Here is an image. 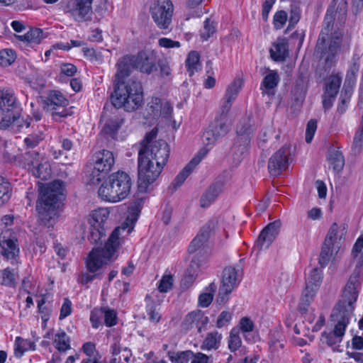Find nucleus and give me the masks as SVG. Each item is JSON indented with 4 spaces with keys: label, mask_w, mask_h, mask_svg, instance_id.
<instances>
[{
    "label": "nucleus",
    "mask_w": 363,
    "mask_h": 363,
    "mask_svg": "<svg viewBox=\"0 0 363 363\" xmlns=\"http://www.w3.org/2000/svg\"><path fill=\"white\" fill-rule=\"evenodd\" d=\"M132 55H125L118 59L116 67L114 91L111 96V103L116 108H123L133 111L141 106L143 91L141 83L133 79L126 80L135 69Z\"/></svg>",
    "instance_id": "f257e3e1"
},
{
    "label": "nucleus",
    "mask_w": 363,
    "mask_h": 363,
    "mask_svg": "<svg viewBox=\"0 0 363 363\" xmlns=\"http://www.w3.org/2000/svg\"><path fill=\"white\" fill-rule=\"evenodd\" d=\"M169 155L168 144L162 140L144 145L138 152V182L140 192H146L160 176Z\"/></svg>",
    "instance_id": "f03ea898"
},
{
    "label": "nucleus",
    "mask_w": 363,
    "mask_h": 363,
    "mask_svg": "<svg viewBox=\"0 0 363 363\" xmlns=\"http://www.w3.org/2000/svg\"><path fill=\"white\" fill-rule=\"evenodd\" d=\"M363 280V265H357L350 275L344 289L341 298L333 310L332 318L337 324L333 334H328L327 338L335 336L341 338L349 323L350 318L355 308V303L359 296Z\"/></svg>",
    "instance_id": "7ed1b4c3"
},
{
    "label": "nucleus",
    "mask_w": 363,
    "mask_h": 363,
    "mask_svg": "<svg viewBox=\"0 0 363 363\" xmlns=\"http://www.w3.org/2000/svg\"><path fill=\"white\" fill-rule=\"evenodd\" d=\"M63 182L55 180L41 190L36 204L40 225L51 228L59 217L58 208L63 198Z\"/></svg>",
    "instance_id": "20e7f679"
},
{
    "label": "nucleus",
    "mask_w": 363,
    "mask_h": 363,
    "mask_svg": "<svg viewBox=\"0 0 363 363\" xmlns=\"http://www.w3.org/2000/svg\"><path fill=\"white\" fill-rule=\"evenodd\" d=\"M133 228V226H129L127 223H123L112 232L104 247L93 249L86 260L88 271L94 273L106 263V260H109L119 245L118 239L121 231L128 229L127 233H130Z\"/></svg>",
    "instance_id": "39448f33"
},
{
    "label": "nucleus",
    "mask_w": 363,
    "mask_h": 363,
    "mask_svg": "<svg viewBox=\"0 0 363 363\" xmlns=\"http://www.w3.org/2000/svg\"><path fill=\"white\" fill-rule=\"evenodd\" d=\"M132 181L125 172L113 173L108 180L104 182L99 189V195L108 202H118L125 199L130 192Z\"/></svg>",
    "instance_id": "423d86ee"
},
{
    "label": "nucleus",
    "mask_w": 363,
    "mask_h": 363,
    "mask_svg": "<svg viewBox=\"0 0 363 363\" xmlns=\"http://www.w3.org/2000/svg\"><path fill=\"white\" fill-rule=\"evenodd\" d=\"M347 16V4L346 2L340 3L337 9L335 10L333 6H330L326 12L324 21L323 28L319 35L317 45L315 47V52L318 53L322 49L321 45L325 44L326 41V37L329 35H332V30L334 25V21H337V24L340 26L344 24Z\"/></svg>",
    "instance_id": "0eeeda50"
},
{
    "label": "nucleus",
    "mask_w": 363,
    "mask_h": 363,
    "mask_svg": "<svg viewBox=\"0 0 363 363\" xmlns=\"http://www.w3.org/2000/svg\"><path fill=\"white\" fill-rule=\"evenodd\" d=\"M94 169L89 174V182L92 184H99L101 179V174H106L114 164L115 160L113 153L106 150H102L93 155Z\"/></svg>",
    "instance_id": "6e6552de"
},
{
    "label": "nucleus",
    "mask_w": 363,
    "mask_h": 363,
    "mask_svg": "<svg viewBox=\"0 0 363 363\" xmlns=\"http://www.w3.org/2000/svg\"><path fill=\"white\" fill-rule=\"evenodd\" d=\"M174 6L170 0H160L150 7L151 16L157 26L169 30L172 23Z\"/></svg>",
    "instance_id": "1a4fd4ad"
},
{
    "label": "nucleus",
    "mask_w": 363,
    "mask_h": 363,
    "mask_svg": "<svg viewBox=\"0 0 363 363\" xmlns=\"http://www.w3.org/2000/svg\"><path fill=\"white\" fill-rule=\"evenodd\" d=\"M240 279L238 274V271L231 267L224 269L221 285L219 288L217 302L219 304H224L228 300V296L238 286Z\"/></svg>",
    "instance_id": "9d476101"
},
{
    "label": "nucleus",
    "mask_w": 363,
    "mask_h": 363,
    "mask_svg": "<svg viewBox=\"0 0 363 363\" xmlns=\"http://www.w3.org/2000/svg\"><path fill=\"white\" fill-rule=\"evenodd\" d=\"M291 156V147L284 145L278 150L270 158L268 162L269 172L272 176H278L285 170L289 165Z\"/></svg>",
    "instance_id": "9b49d317"
},
{
    "label": "nucleus",
    "mask_w": 363,
    "mask_h": 363,
    "mask_svg": "<svg viewBox=\"0 0 363 363\" xmlns=\"http://www.w3.org/2000/svg\"><path fill=\"white\" fill-rule=\"evenodd\" d=\"M216 225V221L210 220L201 228L200 233L194 238L189 246V253L198 252L195 256L197 257L199 254L205 251L206 245L211 235L213 233Z\"/></svg>",
    "instance_id": "f8f14e48"
},
{
    "label": "nucleus",
    "mask_w": 363,
    "mask_h": 363,
    "mask_svg": "<svg viewBox=\"0 0 363 363\" xmlns=\"http://www.w3.org/2000/svg\"><path fill=\"white\" fill-rule=\"evenodd\" d=\"M67 12L78 21L91 19V0H70L67 5Z\"/></svg>",
    "instance_id": "ddd939ff"
},
{
    "label": "nucleus",
    "mask_w": 363,
    "mask_h": 363,
    "mask_svg": "<svg viewBox=\"0 0 363 363\" xmlns=\"http://www.w3.org/2000/svg\"><path fill=\"white\" fill-rule=\"evenodd\" d=\"M230 130V125L228 123V118L220 116L209 126L203 135V140L207 144L213 143L220 138L225 136Z\"/></svg>",
    "instance_id": "4468645a"
},
{
    "label": "nucleus",
    "mask_w": 363,
    "mask_h": 363,
    "mask_svg": "<svg viewBox=\"0 0 363 363\" xmlns=\"http://www.w3.org/2000/svg\"><path fill=\"white\" fill-rule=\"evenodd\" d=\"M17 240L11 233H5L0 236V246L2 256L13 264L19 254Z\"/></svg>",
    "instance_id": "2eb2a0df"
},
{
    "label": "nucleus",
    "mask_w": 363,
    "mask_h": 363,
    "mask_svg": "<svg viewBox=\"0 0 363 363\" xmlns=\"http://www.w3.org/2000/svg\"><path fill=\"white\" fill-rule=\"evenodd\" d=\"M281 227L280 220L269 223L261 232L257 245L260 249L268 248L279 234Z\"/></svg>",
    "instance_id": "dca6fc26"
},
{
    "label": "nucleus",
    "mask_w": 363,
    "mask_h": 363,
    "mask_svg": "<svg viewBox=\"0 0 363 363\" xmlns=\"http://www.w3.org/2000/svg\"><path fill=\"white\" fill-rule=\"evenodd\" d=\"M135 69L140 72L150 74L157 71V65L155 57L145 51H140L137 55H132Z\"/></svg>",
    "instance_id": "f3484780"
},
{
    "label": "nucleus",
    "mask_w": 363,
    "mask_h": 363,
    "mask_svg": "<svg viewBox=\"0 0 363 363\" xmlns=\"http://www.w3.org/2000/svg\"><path fill=\"white\" fill-rule=\"evenodd\" d=\"M0 110L3 116L13 115L20 111L16 98L11 91L0 90Z\"/></svg>",
    "instance_id": "a211bd4d"
},
{
    "label": "nucleus",
    "mask_w": 363,
    "mask_h": 363,
    "mask_svg": "<svg viewBox=\"0 0 363 363\" xmlns=\"http://www.w3.org/2000/svg\"><path fill=\"white\" fill-rule=\"evenodd\" d=\"M206 154V150H201L198 154L189 162V163L178 174V175L172 183L174 189H177L184 182V181L190 175L196 166L201 162Z\"/></svg>",
    "instance_id": "6ab92c4d"
},
{
    "label": "nucleus",
    "mask_w": 363,
    "mask_h": 363,
    "mask_svg": "<svg viewBox=\"0 0 363 363\" xmlns=\"http://www.w3.org/2000/svg\"><path fill=\"white\" fill-rule=\"evenodd\" d=\"M342 34L340 33L335 32L332 35V40L330 43L328 50H324V44L321 45L322 49L317 53V55H320V58H325L326 63L331 62L334 56L337 54L340 47Z\"/></svg>",
    "instance_id": "aec40b11"
},
{
    "label": "nucleus",
    "mask_w": 363,
    "mask_h": 363,
    "mask_svg": "<svg viewBox=\"0 0 363 363\" xmlns=\"http://www.w3.org/2000/svg\"><path fill=\"white\" fill-rule=\"evenodd\" d=\"M44 107L48 110L57 109L59 106H67L69 101L59 91L51 90L45 96Z\"/></svg>",
    "instance_id": "412c9836"
},
{
    "label": "nucleus",
    "mask_w": 363,
    "mask_h": 363,
    "mask_svg": "<svg viewBox=\"0 0 363 363\" xmlns=\"http://www.w3.org/2000/svg\"><path fill=\"white\" fill-rule=\"evenodd\" d=\"M30 125V121L20 117L19 111L13 113V115L2 116L0 119V129H6L10 126H11L12 128L16 127L18 129H21L23 126L28 128Z\"/></svg>",
    "instance_id": "4be33fe9"
},
{
    "label": "nucleus",
    "mask_w": 363,
    "mask_h": 363,
    "mask_svg": "<svg viewBox=\"0 0 363 363\" xmlns=\"http://www.w3.org/2000/svg\"><path fill=\"white\" fill-rule=\"evenodd\" d=\"M222 191V185L219 183L213 184L203 194L200 199L202 208L208 207L218 197Z\"/></svg>",
    "instance_id": "5701e85b"
},
{
    "label": "nucleus",
    "mask_w": 363,
    "mask_h": 363,
    "mask_svg": "<svg viewBox=\"0 0 363 363\" xmlns=\"http://www.w3.org/2000/svg\"><path fill=\"white\" fill-rule=\"evenodd\" d=\"M53 345L60 352H66L71 349V340L65 330L60 329L52 337Z\"/></svg>",
    "instance_id": "b1692460"
},
{
    "label": "nucleus",
    "mask_w": 363,
    "mask_h": 363,
    "mask_svg": "<svg viewBox=\"0 0 363 363\" xmlns=\"http://www.w3.org/2000/svg\"><path fill=\"white\" fill-rule=\"evenodd\" d=\"M108 216L109 211L107 208H99L91 211L89 216L88 222L90 226L107 227L106 223Z\"/></svg>",
    "instance_id": "393cba45"
},
{
    "label": "nucleus",
    "mask_w": 363,
    "mask_h": 363,
    "mask_svg": "<svg viewBox=\"0 0 363 363\" xmlns=\"http://www.w3.org/2000/svg\"><path fill=\"white\" fill-rule=\"evenodd\" d=\"M359 67L360 57L358 54L354 53L347 69L344 84L355 86L357 82V76L359 72Z\"/></svg>",
    "instance_id": "a878e982"
},
{
    "label": "nucleus",
    "mask_w": 363,
    "mask_h": 363,
    "mask_svg": "<svg viewBox=\"0 0 363 363\" xmlns=\"http://www.w3.org/2000/svg\"><path fill=\"white\" fill-rule=\"evenodd\" d=\"M203 319L207 320V317H204L201 311H192L186 315L182 325L186 330L196 328L200 331L201 328V323L203 324Z\"/></svg>",
    "instance_id": "bb28decb"
},
{
    "label": "nucleus",
    "mask_w": 363,
    "mask_h": 363,
    "mask_svg": "<svg viewBox=\"0 0 363 363\" xmlns=\"http://www.w3.org/2000/svg\"><path fill=\"white\" fill-rule=\"evenodd\" d=\"M279 77L277 72L270 70L264 77L261 84V89L263 94H274L273 89L278 85Z\"/></svg>",
    "instance_id": "cd10ccee"
},
{
    "label": "nucleus",
    "mask_w": 363,
    "mask_h": 363,
    "mask_svg": "<svg viewBox=\"0 0 363 363\" xmlns=\"http://www.w3.org/2000/svg\"><path fill=\"white\" fill-rule=\"evenodd\" d=\"M271 57L275 61H283L288 55L287 42L282 39L274 44V48L270 49Z\"/></svg>",
    "instance_id": "c85d7f7f"
},
{
    "label": "nucleus",
    "mask_w": 363,
    "mask_h": 363,
    "mask_svg": "<svg viewBox=\"0 0 363 363\" xmlns=\"http://www.w3.org/2000/svg\"><path fill=\"white\" fill-rule=\"evenodd\" d=\"M342 236V233L340 232L338 225L334 223L332 224L327 233L324 243L335 247L336 249L340 250V245L339 241H340Z\"/></svg>",
    "instance_id": "c756f323"
},
{
    "label": "nucleus",
    "mask_w": 363,
    "mask_h": 363,
    "mask_svg": "<svg viewBox=\"0 0 363 363\" xmlns=\"http://www.w3.org/2000/svg\"><path fill=\"white\" fill-rule=\"evenodd\" d=\"M123 122L124 119L122 117L113 116L106 121L102 131L106 135L113 136L117 133Z\"/></svg>",
    "instance_id": "7c9ffc66"
},
{
    "label": "nucleus",
    "mask_w": 363,
    "mask_h": 363,
    "mask_svg": "<svg viewBox=\"0 0 363 363\" xmlns=\"http://www.w3.org/2000/svg\"><path fill=\"white\" fill-rule=\"evenodd\" d=\"M222 335L217 331H213L207 334L201 348L203 350H217L220 345Z\"/></svg>",
    "instance_id": "2f4dec72"
},
{
    "label": "nucleus",
    "mask_w": 363,
    "mask_h": 363,
    "mask_svg": "<svg viewBox=\"0 0 363 363\" xmlns=\"http://www.w3.org/2000/svg\"><path fill=\"white\" fill-rule=\"evenodd\" d=\"M45 128L41 127L33 131L24 139V144L28 149L36 147L45 139Z\"/></svg>",
    "instance_id": "473e14b6"
},
{
    "label": "nucleus",
    "mask_w": 363,
    "mask_h": 363,
    "mask_svg": "<svg viewBox=\"0 0 363 363\" xmlns=\"http://www.w3.org/2000/svg\"><path fill=\"white\" fill-rule=\"evenodd\" d=\"M18 274L15 269L6 267L0 270V284L8 286L15 287L17 284Z\"/></svg>",
    "instance_id": "72a5a7b5"
},
{
    "label": "nucleus",
    "mask_w": 363,
    "mask_h": 363,
    "mask_svg": "<svg viewBox=\"0 0 363 363\" xmlns=\"http://www.w3.org/2000/svg\"><path fill=\"white\" fill-rule=\"evenodd\" d=\"M199 267L200 264L198 257H194L189 267L185 272V275L182 279V284L188 285L191 284L198 275Z\"/></svg>",
    "instance_id": "f704fd0d"
},
{
    "label": "nucleus",
    "mask_w": 363,
    "mask_h": 363,
    "mask_svg": "<svg viewBox=\"0 0 363 363\" xmlns=\"http://www.w3.org/2000/svg\"><path fill=\"white\" fill-rule=\"evenodd\" d=\"M30 172L37 178L42 180H47L51 176V167L50 163L45 158L40 163H38L32 170Z\"/></svg>",
    "instance_id": "c9c22d12"
},
{
    "label": "nucleus",
    "mask_w": 363,
    "mask_h": 363,
    "mask_svg": "<svg viewBox=\"0 0 363 363\" xmlns=\"http://www.w3.org/2000/svg\"><path fill=\"white\" fill-rule=\"evenodd\" d=\"M17 38L20 40L26 41L31 44H39L45 38V35L42 29L34 28L30 29L24 35H18Z\"/></svg>",
    "instance_id": "e433bc0d"
},
{
    "label": "nucleus",
    "mask_w": 363,
    "mask_h": 363,
    "mask_svg": "<svg viewBox=\"0 0 363 363\" xmlns=\"http://www.w3.org/2000/svg\"><path fill=\"white\" fill-rule=\"evenodd\" d=\"M328 159L334 171L340 172L345 164V160L342 152L338 150H330L328 152Z\"/></svg>",
    "instance_id": "4c0bfd02"
},
{
    "label": "nucleus",
    "mask_w": 363,
    "mask_h": 363,
    "mask_svg": "<svg viewBox=\"0 0 363 363\" xmlns=\"http://www.w3.org/2000/svg\"><path fill=\"white\" fill-rule=\"evenodd\" d=\"M35 345L33 342L23 339L21 337H17L15 340L14 352L17 357H21L26 351L34 350Z\"/></svg>",
    "instance_id": "58836bf2"
},
{
    "label": "nucleus",
    "mask_w": 363,
    "mask_h": 363,
    "mask_svg": "<svg viewBox=\"0 0 363 363\" xmlns=\"http://www.w3.org/2000/svg\"><path fill=\"white\" fill-rule=\"evenodd\" d=\"M44 157L37 151H28L24 155V165L28 171L32 170L38 163H40Z\"/></svg>",
    "instance_id": "ea45409f"
},
{
    "label": "nucleus",
    "mask_w": 363,
    "mask_h": 363,
    "mask_svg": "<svg viewBox=\"0 0 363 363\" xmlns=\"http://www.w3.org/2000/svg\"><path fill=\"white\" fill-rule=\"evenodd\" d=\"M199 58V55L196 51L189 52L186 60V67H187L190 76H192L194 72L201 69V65Z\"/></svg>",
    "instance_id": "a19ab883"
},
{
    "label": "nucleus",
    "mask_w": 363,
    "mask_h": 363,
    "mask_svg": "<svg viewBox=\"0 0 363 363\" xmlns=\"http://www.w3.org/2000/svg\"><path fill=\"white\" fill-rule=\"evenodd\" d=\"M342 82V77L339 74L331 75L325 86V94L336 96Z\"/></svg>",
    "instance_id": "79ce46f5"
},
{
    "label": "nucleus",
    "mask_w": 363,
    "mask_h": 363,
    "mask_svg": "<svg viewBox=\"0 0 363 363\" xmlns=\"http://www.w3.org/2000/svg\"><path fill=\"white\" fill-rule=\"evenodd\" d=\"M338 251L339 250L336 249L335 247L323 243L318 259V262L321 267L328 265L333 254L337 253Z\"/></svg>",
    "instance_id": "37998d69"
},
{
    "label": "nucleus",
    "mask_w": 363,
    "mask_h": 363,
    "mask_svg": "<svg viewBox=\"0 0 363 363\" xmlns=\"http://www.w3.org/2000/svg\"><path fill=\"white\" fill-rule=\"evenodd\" d=\"M237 133L240 136L245 137L246 144L249 143V135L252 132V128L248 117L243 118L237 126Z\"/></svg>",
    "instance_id": "c03bdc74"
},
{
    "label": "nucleus",
    "mask_w": 363,
    "mask_h": 363,
    "mask_svg": "<svg viewBox=\"0 0 363 363\" xmlns=\"http://www.w3.org/2000/svg\"><path fill=\"white\" fill-rule=\"evenodd\" d=\"M363 147V113L362 116L361 124L357 130L352 145V150L354 154L360 153Z\"/></svg>",
    "instance_id": "a18cd8bd"
},
{
    "label": "nucleus",
    "mask_w": 363,
    "mask_h": 363,
    "mask_svg": "<svg viewBox=\"0 0 363 363\" xmlns=\"http://www.w3.org/2000/svg\"><path fill=\"white\" fill-rule=\"evenodd\" d=\"M192 354L193 352L191 350L179 352L169 351L167 352L168 357L172 363H188Z\"/></svg>",
    "instance_id": "49530a36"
},
{
    "label": "nucleus",
    "mask_w": 363,
    "mask_h": 363,
    "mask_svg": "<svg viewBox=\"0 0 363 363\" xmlns=\"http://www.w3.org/2000/svg\"><path fill=\"white\" fill-rule=\"evenodd\" d=\"M217 286L212 282L207 288L208 292L201 294L199 297V306L201 307H208L212 302L213 298V293L216 291Z\"/></svg>",
    "instance_id": "de8ad7c7"
},
{
    "label": "nucleus",
    "mask_w": 363,
    "mask_h": 363,
    "mask_svg": "<svg viewBox=\"0 0 363 363\" xmlns=\"http://www.w3.org/2000/svg\"><path fill=\"white\" fill-rule=\"evenodd\" d=\"M107 227L90 226V233L88 237L91 243L97 244L102 242L101 239L106 236Z\"/></svg>",
    "instance_id": "09e8293b"
},
{
    "label": "nucleus",
    "mask_w": 363,
    "mask_h": 363,
    "mask_svg": "<svg viewBox=\"0 0 363 363\" xmlns=\"http://www.w3.org/2000/svg\"><path fill=\"white\" fill-rule=\"evenodd\" d=\"M11 196V186L5 178L0 176V206L6 203Z\"/></svg>",
    "instance_id": "8fccbe9b"
},
{
    "label": "nucleus",
    "mask_w": 363,
    "mask_h": 363,
    "mask_svg": "<svg viewBox=\"0 0 363 363\" xmlns=\"http://www.w3.org/2000/svg\"><path fill=\"white\" fill-rule=\"evenodd\" d=\"M322 271L318 268H313L310 271L308 274V277L306 280V285H311V286H313L318 289L320 283L322 281Z\"/></svg>",
    "instance_id": "3c124183"
},
{
    "label": "nucleus",
    "mask_w": 363,
    "mask_h": 363,
    "mask_svg": "<svg viewBox=\"0 0 363 363\" xmlns=\"http://www.w3.org/2000/svg\"><path fill=\"white\" fill-rule=\"evenodd\" d=\"M239 335L240 330L238 328H234L231 330L228 340V347L232 352L236 351L241 346L242 342Z\"/></svg>",
    "instance_id": "603ef678"
},
{
    "label": "nucleus",
    "mask_w": 363,
    "mask_h": 363,
    "mask_svg": "<svg viewBox=\"0 0 363 363\" xmlns=\"http://www.w3.org/2000/svg\"><path fill=\"white\" fill-rule=\"evenodd\" d=\"M15 59L16 55L13 50L4 49L0 51V65L7 67L11 65Z\"/></svg>",
    "instance_id": "864d4df0"
},
{
    "label": "nucleus",
    "mask_w": 363,
    "mask_h": 363,
    "mask_svg": "<svg viewBox=\"0 0 363 363\" xmlns=\"http://www.w3.org/2000/svg\"><path fill=\"white\" fill-rule=\"evenodd\" d=\"M162 108V100L158 97L152 98V100L148 103L147 110L149 114L153 117H157L160 116V111Z\"/></svg>",
    "instance_id": "5fc2aeb1"
},
{
    "label": "nucleus",
    "mask_w": 363,
    "mask_h": 363,
    "mask_svg": "<svg viewBox=\"0 0 363 363\" xmlns=\"http://www.w3.org/2000/svg\"><path fill=\"white\" fill-rule=\"evenodd\" d=\"M216 32V23L214 21L207 18L204 21L203 28L201 30V37L202 39L208 40Z\"/></svg>",
    "instance_id": "6e6d98bb"
},
{
    "label": "nucleus",
    "mask_w": 363,
    "mask_h": 363,
    "mask_svg": "<svg viewBox=\"0 0 363 363\" xmlns=\"http://www.w3.org/2000/svg\"><path fill=\"white\" fill-rule=\"evenodd\" d=\"M242 86V82L240 79H235L233 82L228 87L225 96L227 99H230L234 101L237 97Z\"/></svg>",
    "instance_id": "4d7b16f0"
},
{
    "label": "nucleus",
    "mask_w": 363,
    "mask_h": 363,
    "mask_svg": "<svg viewBox=\"0 0 363 363\" xmlns=\"http://www.w3.org/2000/svg\"><path fill=\"white\" fill-rule=\"evenodd\" d=\"M288 19V15L285 11L281 10L275 13L273 23L276 29H281L284 27Z\"/></svg>",
    "instance_id": "13d9d810"
},
{
    "label": "nucleus",
    "mask_w": 363,
    "mask_h": 363,
    "mask_svg": "<svg viewBox=\"0 0 363 363\" xmlns=\"http://www.w3.org/2000/svg\"><path fill=\"white\" fill-rule=\"evenodd\" d=\"M104 315V323L106 326L112 327L117 323V314L113 309H104L103 311Z\"/></svg>",
    "instance_id": "bf43d9fd"
},
{
    "label": "nucleus",
    "mask_w": 363,
    "mask_h": 363,
    "mask_svg": "<svg viewBox=\"0 0 363 363\" xmlns=\"http://www.w3.org/2000/svg\"><path fill=\"white\" fill-rule=\"evenodd\" d=\"M173 284V278L172 275H164L158 284V290L162 293L167 292L171 289Z\"/></svg>",
    "instance_id": "052dcab7"
},
{
    "label": "nucleus",
    "mask_w": 363,
    "mask_h": 363,
    "mask_svg": "<svg viewBox=\"0 0 363 363\" xmlns=\"http://www.w3.org/2000/svg\"><path fill=\"white\" fill-rule=\"evenodd\" d=\"M146 311L150 322L155 324L159 323L161 319V315L157 311L156 306L154 304L147 305Z\"/></svg>",
    "instance_id": "680f3d73"
},
{
    "label": "nucleus",
    "mask_w": 363,
    "mask_h": 363,
    "mask_svg": "<svg viewBox=\"0 0 363 363\" xmlns=\"http://www.w3.org/2000/svg\"><path fill=\"white\" fill-rule=\"evenodd\" d=\"M301 9L300 8L294 4L291 6L290 17H289V27L294 26L300 19Z\"/></svg>",
    "instance_id": "e2e57ef3"
},
{
    "label": "nucleus",
    "mask_w": 363,
    "mask_h": 363,
    "mask_svg": "<svg viewBox=\"0 0 363 363\" xmlns=\"http://www.w3.org/2000/svg\"><path fill=\"white\" fill-rule=\"evenodd\" d=\"M143 206V200L139 199L135 201L133 204L129 208V211L131 213V223H133L138 219L139 213L140 212Z\"/></svg>",
    "instance_id": "0e129e2a"
},
{
    "label": "nucleus",
    "mask_w": 363,
    "mask_h": 363,
    "mask_svg": "<svg viewBox=\"0 0 363 363\" xmlns=\"http://www.w3.org/2000/svg\"><path fill=\"white\" fill-rule=\"evenodd\" d=\"M317 128L316 121L314 120H310L308 122L306 130V142L310 143L314 136L315 132Z\"/></svg>",
    "instance_id": "69168bd1"
},
{
    "label": "nucleus",
    "mask_w": 363,
    "mask_h": 363,
    "mask_svg": "<svg viewBox=\"0 0 363 363\" xmlns=\"http://www.w3.org/2000/svg\"><path fill=\"white\" fill-rule=\"evenodd\" d=\"M72 302L71 301L65 298L64 299L63 304L60 309V320L65 319L68 315H69L72 313Z\"/></svg>",
    "instance_id": "338daca9"
},
{
    "label": "nucleus",
    "mask_w": 363,
    "mask_h": 363,
    "mask_svg": "<svg viewBox=\"0 0 363 363\" xmlns=\"http://www.w3.org/2000/svg\"><path fill=\"white\" fill-rule=\"evenodd\" d=\"M192 360L191 363H212L213 358L211 356H208L202 352L194 353L191 355Z\"/></svg>",
    "instance_id": "774afa93"
}]
</instances>
